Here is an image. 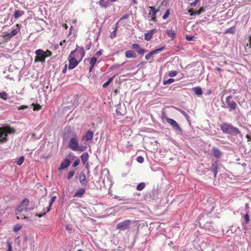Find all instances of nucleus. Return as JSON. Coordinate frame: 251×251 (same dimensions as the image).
Here are the masks:
<instances>
[{
    "label": "nucleus",
    "mask_w": 251,
    "mask_h": 251,
    "mask_svg": "<svg viewBox=\"0 0 251 251\" xmlns=\"http://www.w3.org/2000/svg\"><path fill=\"white\" fill-rule=\"evenodd\" d=\"M220 130L224 133L232 136L239 135L240 137L242 136V134L240 130L231 124L224 123L220 125Z\"/></svg>",
    "instance_id": "f257e3e1"
},
{
    "label": "nucleus",
    "mask_w": 251,
    "mask_h": 251,
    "mask_svg": "<svg viewBox=\"0 0 251 251\" xmlns=\"http://www.w3.org/2000/svg\"><path fill=\"white\" fill-rule=\"evenodd\" d=\"M15 131L14 128L8 126L0 127V143L6 142L8 134H14Z\"/></svg>",
    "instance_id": "f03ea898"
},
{
    "label": "nucleus",
    "mask_w": 251,
    "mask_h": 251,
    "mask_svg": "<svg viewBox=\"0 0 251 251\" xmlns=\"http://www.w3.org/2000/svg\"><path fill=\"white\" fill-rule=\"evenodd\" d=\"M71 52H73V57L79 62L82 59L85 54L83 47H80L78 46H76L75 49Z\"/></svg>",
    "instance_id": "7ed1b4c3"
},
{
    "label": "nucleus",
    "mask_w": 251,
    "mask_h": 251,
    "mask_svg": "<svg viewBox=\"0 0 251 251\" xmlns=\"http://www.w3.org/2000/svg\"><path fill=\"white\" fill-rule=\"evenodd\" d=\"M79 137L76 134H75L72 137L68 143V147L73 151H76L78 147Z\"/></svg>",
    "instance_id": "20e7f679"
},
{
    "label": "nucleus",
    "mask_w": 251,
    "mask_h": 251,
    "mask_svg": "<svg viewBox=\"0 0 251 251\" xmlns=\"http://www.w3.org/2000/svg\"><path fill=\"white\" fill-rule=\"evenodd\" d=\"M35 53L36 56L34 59V62L37 63L39 62L44 63L45 62L46 58L45 51L41 49H38L35 50Z\"/></svg>",
    "instance_id": "39448f33"
},
{
    "label": "nucleus",
    "mask_w": 251,
    "mask_h": 251,
    "mask_svg": "<svg viewBox=\"0 0 251 251\" xmlns=\"http://www.w3.org/2000/svg\"><path fill=\"white\" fill-rule=\"evenodd\" d=\"M132 222L130 220H126L119 223L116 226V229L125 231L129 228Z\"/></svg>",
    "instance_id": "423d86ee"
},
{
    "label": "nucleus",
    "mask_w": 251,
    "mask_h": 251,
    "mask_svg": "<svg viewBox=\"0 0 251 251\" xmlns=\"http://www.w3.org/2000/svg\"><path fill=\"white\" fill-rule=\"evenodd\" d=\"M69 69L72 70L74 69L78 64L79 61L73 57V52H71L69 57Z\"/></svg>",
    "instance_id": "0eeeda50"
},
{
    "label": "nucleus",
    "mask_w": 251,
    "mask_h": 251,
    "mask_svg": "<svg viewBox=\"0 0 251 251\" xmlns=\"http://www.w3.org/2000/svg\"><path fill=\"white\" fill-rule=\"evenodd\" d=\"M166 120L176 132H179L180 134L182 133L181 127L175 120L171 118H167Z\"/></svg>",
    "instance_id": "6e6552de"
},
{
    "label": "nucleus",
    "mask_w": 251,
    "mask_h": 251,
    "mask_svg": "<svg viewBox=\"0 0 251 251\" xmlns=\"http://www.w3.org/2000/svg\"><path fill=\"white\" fill-rule=\"evenodd\" d=\"M231 96H229L226 98V102L228 105L230 110H235L236 109V104L234 100H231Z\"/></svg>",
    "instance_id": "1a4fd4ad"
},
{
    "label": "nucleus",
    "mask_w": 251,
    "mask_h": 251,
    "mask_svg": "<svg viewBox=\"0 0 251 251\" xmlns=\"http://www.w3.org/2000/svg\"><path fill=\"white\" fill-rule=\"evenodd\" d=\"M131 48L134 49L140 55H143L146 50L145 49L141 48L139 45L137 43H134L132 45Z\"/></svg>",
    "instance_id": "9d476101"
},
{
    "label": "nucleus",
    "mask_w": 251,
    "mask_h": 251,
    "mask_svg": "<svg viewBox=\"0 0 251 251\" xmlns=\"http://www.w3.org/2000/svg\"><path fill=\"white\" fill-rule=\"evenodd\" d=\"M212 154L216 158H219L222 156L221 151L216 147H213L212 149Z\"/></svg>",
    "instance_id": "9b49d317"
},
{
    "label": "nucleus",
    "mask_w": 251,
    "mask_h": 251,
    "mask_svg": "<svg viewBox=\"0 0 251 251\" xmlns=\"http://www.w3.org/2000/svg\"><path fill=\"white\" fill-rule=\"evenodd\" d=\"M71 164V161L69 159L67 158H65L64 160L61 162L59 168L58 170H61L66 169Z\"/></svg>",
    "instance_id": "f8f14e48"
},
{
    "label": "nucleus",
    "mask_w": 251,
    "mask_h": 251,
    "mask_svg": "<svg viewBox=\"0 0 251 251\" xmlns=\"http://www.w3.org/2000/svg\"><path fill=\"white\" fill-rule=\"evenodd\" d=\"M157 32V30L155 28L150 30L147 33H145V40L146 41H150L152 38L154 33Z\"/></svg>",
    "instance_id": "ddd939ff"
},
{
    "label": "nucleus",
    "mask_w": 251,
    "mask_h": 251,
    "mask_svg": "<svg viewBox=\"0 0 251 251\" xmlns=\"http://www.w3.org/2000/svg\"><path fill=\"white\" fill-rule=\"evenodd\" d=\"M79 180L82 185L86 186L87 184V181L86 180V176L83 172H80L79 176Z\"/></svg>",
    "instance_id": "4468645a"
},
{
    "label": "nucleus",
    "mask_w": 251,
    "mask_h": 251,
    "mask_svg": "<svg viewBox=\"0 0 251 251\" xmlns=\"http://www.w3.org/2000/svg\"><path fill=\"white\" fill-rule=\"evenodd\" d=\"M94 133L92 131L88 130L85 135L83 137L82 140L86 141H89L93 139Z\"/></svg>",
    "instance_id": "2eb2a0df"
},
{
    "label": "nucleus",
    "mask_w": 251,
    "mask_h": 251,
    "mask_svg": "<svg viewBox=\"0 0 251 251\" xmlns=\"http://www.w3.org/2000/svg\"><path fill=\"white\" fill-rule=\"evenodd\" d=\"M99 4L102 7L106 8L111 5L109 0H100Z\"/></svg>",
    "instance_id": "dca6fc26"
},
{
    "label": "nucleus",
    "mask_w": 251,
    "mask_h": 251,
    "mask_svg": "<svg viewBox=\"0 0 251 251\" xmlns=\"http://www.w3.org/2000/svg\"><path fill=\"white\" fill-rule=\"evenodd\" d=\"M218 165L217 162L212 163L210 170L213 173L214 176L215 177L218 173Z\"/></svg>",
    "instance_id": "f3484780"
},
{
    "label": "nucleus",
    "mask_w": 251,
    "mask_h": 251,
    "mask_svg": "<svg viewBox=\"0 0 251 251\" xmlns=\"http://www.w3.org/2000/svg\"><path fill=\"white\" fill-rule=\"evenodd\" d=\"M29 211H30V209L27 207L18 206L16 209V215H18L23 212H27Z\"/></svg>",
    "instance_id": "a211bd4d"
},
{
    "label": "nucleus",
    "mask_w": 251,
    "mask_h": 251,
    "mask_svg": "<svg viewBox=\"0 0 251 251\" xmlns=\"http://www.w3.org/2000/svg\"><path fill=\"white\" fill-rule=\"evenodd\" d=\"M125 55L127 58H135L136 54L135 51L132 50H128L125 53Z\"/></svg>",
    "instance_id": "6ab92c4d"
},
{
    "label": "nucleus",
    "mask_w": 251,
    "mask_h": 251,
    "mask_svg": "<svg viewBox=\"0 0 251 251\" xmlns=\"http://www.w3.org/2000/svg\"><path fill=\"white\" fill-rule=\"evenodd\" d=\"M166 33L172 40H174L176 37V32L174 30H172V28H168L166 30Z\"/></svg>",
    "instance_id": "aec40b11"
},
{
    "label": "nucleus",
    "mask_w": 251,
    "mask_h": 251,
    "mask_svg": "<svg viewBox=\"0 0 251 251\" xmlns=\"http://www.w3.org/2000/svg\"><path fill=\"white\" fill-rule=\"evenodd\" d=\"M192 91L197 96H201L202 94V89L200 87H196L192 88Z\"/></svg>",
    "instance_id": "412c9836"
},
{
    "label": "nucleus",
    "mask_w": 251,
    "mask_h": 251,
    "mask_svg": "<svg viewBox=\"0 0 251 251\" xmlns=\"http://www.w3.org/2000/svg\"><path fill=\"white\" fill-rule=\"evenodd\" d=\"M85 192V189L84 188H80L75 192L74 197L81 198L83 196Z\"/></svg>",
    "instance_id": "4be33fe9"
},
{
    "label": "nucleus",
    "mask_w": 251,
    "mask_h": 251,
    "mask_svg": "<svg viewBox=\"0 0 251 251\" xmlns=\"http://www.w3.org/2000/svg\"><path fill=\"white\" fill-rule=\"evenodd\" d=\"M150 12L149 15H151L152 17H154L156 14L157 12H158L159 10V9H156L153 6H150Z\"/></svg>",
    "instance_id": "5701e85b"
},
{
    "label": "nucleus",
    "mask_w": 251,
    "mask_h": 251,
    "mask_svg": "<svg viewBox=\"0 0 251 251\" xmlns=\"http://www.w3.org/2000/svg\"><path fill=\"white\" fill-rule=\"evenodd\" d=\"M89 155L87 152H84L81 155V159L83 164H85L88 161Z\"/></svg>",
    "instance_id": "b1692460"
},
{
    "label": "nucleus",
    "mask_w": 251,
    "mask_h": 251,
    "mask_svg": "<svg viewBox=\"0 0 251 251\" xmlns=\"http://www.w3.org/2000/svg\"><path fill=\"white\" fill-rule=\"evenodd\" d=\"M16 27H17L15 29L12 30L10 32H9L11 36L13 37V36L16 35L20 31V25L19 24H17Z\"/></svg>",
    "instance_id": "393cba45"
},
{
    "label": "nucleus",
    "mask_w": 251,
    "mask_h": 251,
    "mask_svg": "<svg viewBox=\"0 0 251 251\" xmlns=\"http://www.w3.org/2000/svg\"><path fill=\"white\" fill-rule=\"evenodd\" d=\"M24 13V12L23 10H16L14 11V17L15 19H18L20 17H21Z\"/></svg>",
    "instance_id": "a878e982"
},
{
    "label": "nucleus",
    "mask_w": 251,
    "mask_h": 251,
    "mask_svg": "<svg viewBox=\"0 0 251 251\" xmlns=\"http://www.w3.org/2000/svg\"><path fill=\"white\" fill-rule=\"evenodd\" d=\"M176 110L180 112L185 117V118L187 119L188 122H190V121L189 120L190 116L186 112L180 109L179 108H176Z\"/></svg>",
    "instance_id": "bb28decb"
},
{
    "label": "nucleus",
    "mask_w": 251,
    "mask_h": 251,
    "mask_svg": "<svg viewBox=\"0 0 251 251\" xmlns=\"http://www.w3.org/2000/svg\"><path fill=\"white\" fill-rule=\"evenodd\" d=\"M236 31V28L235 26L231 27L229 28L226 29L225 32L224 34H234Z\"/></svg>",
    "instance_id": "cd10ccee"
},
{
    "label": "nucleus",
    "mask_w": 251,
    "mask_h": 251,
    "mask_svg": "<svg viewBox=\"0 0 251 251\" xmlns=\"http://www.w3.org/2000/svg\"><path fill=\"white\" fill-rule=\"evenodd\" d=\"M118 22H117L116 24L114 30L110 33V37L112 39L114 38L116 36V32H117V28H118Z\"/></svg>",
    "instance_id": "c85d7f7f"
},
{
    "label": "nucleus",
    "mask_w": 251,
    "mask_h": 251,
    "mask_svg": "<svg viewBox=\"0 0 251 251\" xmlns=\"http://www.w3.org/2000/svg\"><path fill=\"white\" fill-rule=\"evenodd\" d=\"M165 46H163L161 48H158V49L154 50H152V51H150V52L151 53L152 56L154 54H157L159 52L162 51L165 49Z\"/></svg>",
    "instance_id": "c756f323"
},
{
    "label": "nucleus",
    "mask_w": 251,
    "mask_h": 251,
    "mask_svg": "<svg viewBox=\"0 0 251 251\" xmlns=\"http://www.w3.org/2000/svg\"><path fill=\"white\" fill-rule=\"evenodd\" d=\"M115 76V75H114L113 76L109 78L107 81H106V82H105L103 84L102 87L103 88L107 87L110 84V83L113 80Z\"/></svg>",
    "instance_id": "7c9ffc66"
},
{
    "label": "nucleus",
    "mask_w": 251,
    "mask_h": 251,
    "mask_svg": "<svg viewBox=\"0 0 251 251\" xmlns=\"http://www.w3.org/2000/svg\"><path fill=\"white\" fill-rule=\"evenodd\" d=\"M29 201L28 199L25 198L23 200L21 204L19 206L25 207L29 205Z\"/></svg>",
    "instance_id": "2f4dec72"
},
{
    "label": "nucleus",
    "mask_w": 251,
    "mask_h": 251,
    "mask_svg": "<svg viewBox=\"0 0 251 251\" xmlns=\"http://www.w3.org/2000/svg\"><path fill=\"white\" fill-rule=\"evenodd\" d=\"M56 199V196H53V197H51V200H50V203H49V207L48 208L47 210V212H49L50 211V207L51 206V205L53 204V203L55 201Z\"/></svg>",
    "instance_id": "473e14b6"
},
{
    "label": "nucleus",
    "mask_w": 251,
    "mask_h": 251,
    "mask_svg": "<svg viewBox=\"0 0 251 251\" xmlns=\"http://www.w3.org/2000/svg\"><path fill=\"white\" fill-rule=\"evenodd\" d=\"M146 186L145 182H141L136 186V189L138 191H141L143 190Z\"/></svg>",
    "instance_id": "72a5a7b5"
},
{
    "label": "nucleus",
    "mask_w": 251,
    "mask_h": 251,
    "mask_svg": "<svg viewBox=\"0 0 251 251\" xmlns=\"http://www.w3.org/2000/svg\"><path fill=\"white\" fill-rule=\"evenodd\" d=\"M24 159H25V158L24 156H22L21 157H20V158L18 159V160L17 161H16L15 162V163H16V164L18 166H20L24 162Z\"/></svg>",
    "instance_id": "f704fd0d"
},
{
    "label": "nucleus",
    "mask_w": 251,
    "mask_h": 251,
    "mask_svg": "<svg viewBox=\"0 0 251 251\" xmlns=\"http://www.w3.org/2000/svg\"><path fill=\"white\" fill-rule=\"evenodd\" d=\"M97 60V59L96 57H94V56L92 57L90 59V61H89L90 65L91 66H93L94 67L96 63Z\"/></svg>",
    "instance_id": "c9c22d12"
},
{
    "label": "nucleus",
    "mask_w": 251,
    "mask_h": 251,
    "mask_svg": "<svg viewBox=\"0 0 251 251\" xmlns=\"http://www.w3.org/2000/svg\"><path fill=\"white\" fill-rule=\"evenodd\" d=\"M246 213L244 215V219L246 224H248L249 222L250 221V217H249V211H247L246 212Z\"/></svg>",
    "instance_id": "e433bc0d"
},
{
    "label": "nucleus",
    "mask_w": 251,
    "mask_h": 251,
    "mask_svg": "<svg viewBox=\"0 0 251 251\" xmlns=\"http://www.w3.org/2000/svg\"><path fill=\"white\" fill-rule=\"evenodd\" d=\"M0 98L3 100H6L8 99L7 93L4 92L0 93Z\"/></svg>",
    "instance_id": "4c0bfd02"
},
{
    "label": "nucleus",
    "mask_w": 251,
    "mask_h": 251,
    "mask_svg": "<svg viewBox=\"0 0 251 251\" xmlns=\"http://www.w3.org/2000/svg\"><path fill=\"white\" fill-rule=\"evenodd\" d=\"M75 175V171L73 170L70 171L68 173L67 177L68 180L70 179Z\"/></svg>",
    "instance_id": "58836bf2"
},
{
    "label": "nucleus",
    "mask_w": 251,
    "mask_h": 251,
    "mask_svg": "<svg viewBox=\"0 0 251 251\" xmlns=\"http://www.w3.org/2000/svg\"><path fill=\"white\" fill-rule=\"evenodd\" d=\"M17 218L18 219H25L26 220H29V217H28L27 216H24V215H21V214L17 215Z\"/></svg>",
    "instance_id": "ea45409f"
},
{
    "label": "nucleus",
    "mask_w": 251,
    "mask_h": 251,
    "mask_svg": "<svg viewBox=\"0 0 251 251\" xmlns=\"http://www.w3.org/2000/svg\"><path fill=\"white\" fill-rule=\"evenodd\" d=\"M22 227V226L19 225H16L14 226L13 230L14 232H17L19 231Z\"/></svg>",
    "instance_id": "a19ab883"
},
{
    "label": "nucleus",
    "mask_w": 251,
    "mask_h": 251,
    "mask_svg": "<svg viewBox=\"0 0 251 251\" xmlns=\"http://www.w3.org/2000/svg\"><path fill=\"white\" fill-rule=\"evenodd\" d=\"M11 37L12 36H11L10 33H5L3 37L4 40L5 41L9 40Z\"/></svg>",
    "instance_id": "79ce46f5"
},
{
    "label": "nucleus",
    "mask_w": 251,
    "mask_h": 251,
    "mask_svg": "<svg viewBox=\"0 0 251 251\" xmlns=\"http://www.w3.org/2000/svg\"><path fill=\"white\" fill-rule=\"evenodd\" d=\"M129 16H130V15L129 14H125L119 19V20L118 22L119 23L124 20L127 19L129 18Z\"/></svg>",
    "instance_id": "37998d69"
},
{
    "label": "nucleus",
    "mask_w": 251,
    "mask_h": 251,
    "mask_svg": "<svg viewBox=\"0 0 251 251\" xmlns=\"http://www.w3.org/2000/svg\"><path fill=\"white\" fill-rule=\"evenodd\" d=\"M174 82V79L173 78H169L167 80H165L163 81V84L164 85H167L168 84H170Z\"/></svg>",
    "instance_id": "c03bdc74"
},
{
    "label": "nucleus",
    "mask_w": 251,
    "mask_h": 251,
    "mask_svg": "<svg viewBox=\"0 0 251 251\" xmlns=\"http://www.w3.org/2000/svg\"><path fill=\"white\" fill-rule=\"evenodd\" d=\"M170 15V10L169 9L167 10L165 14L163 15L162 18L164 20L168 18L169 16Z\"/></svg>",
    "instance_id": "a18cd8bd"
},
{
    "label": "nucleus",
    "mask_w": 251,
    "mask_h": 251,
    "mask_svg": "<svg viewBox=\"0 0 251 251\" xmlns=\"http://www.w3.org/2000/svg\"><path fill=\"white\" fill-rule=\"evenodd\" d=\"M188 12L191 16H194L197 15V12L193 9L189 10Z\"/></svg>",
    "instance_id": "49530a36"
},
{
    "label": "nucleus",
    "mask_w": 251,
    "mask_h": 251,
    "mask_svg": "<svg viewBox=\"0 0 251 251\" xmlns=\"http://www.w3.org/2000/svg\"><path fill=\"white\" fill-rule=\"evenodd\" d=\"M85 150L86 147L85 146H81L79 147L78 146V147H77V150L76 151H79L80 152H82L85 151Z\"/></svg>",
    "instance_id": "de8ad7c7"
},
{
    "label": "nucleus",
    "mask_w": 251,
    "mask_h": 251,
    "mask_svg": "<svg viewBox=\"0 0 251 251\" xmlns=\"http://www.w3.org/2000/svg\"><path fill=\"white\" fill-rule=\"evenodd\" d=\"M136 160L138 162L142 163L144 161V158L141 156H139L137 157Z\"/></svg>",
    "instance_id": "09e8293b"
},
{
    "label": "nucleus",
    "mask_w": 251,
    "mask_h": 251,
    "mask_svg": "<svg viewBox=\"0 0 251 251\" xmlns=\"http://www.w3.org/2000/svg\"><path fill=\"white\" fill-rule=\"evenodd\" d=\"M79 163L80 160L79 159L75 160L73 164V167L74 168L77 167L79 165Z\"/></svg>",
    "instance_id": "8fccbe9b"
},
{
    "label": "nucleus",
    "mask_w": 251,
    "mask_h": 251,
    "mask_svg": "<svg viewBox=\"0 0 251 251\" xmlns=\"http://www.w3.org/2000/svg\"><path fill=\"white\" fill-rule=\"evenodd\" d=\"M177 75V72L176 71H172L169 72V75L170 76L174 77Z\"/></svg>",
    "instance_id": "3c124183"
},
{
    "label": "nucleus",
    "mask_w": 251,
    "mask_h": 251,
    "mask_svg": "<svg viewBox=\"0 0 251 251\" xmlns=\"http://www.w3.org/2000/svg\"><path fill=\"white\" fill-rule=\"evenodd\" d=\"M194 37V36L188 35L186 36V39L188 41H192Z\"/></svg>",
    "instance_id": "603ef678"
},
{
    "label": "nucleus",
    "mask_w": 251,
    "mask_h": 251,
    "mask_svg": "<svg viewBox=\"0 0 251 251\" xmlns=\"http://www.w3.org/2000/svg\"><path fill=\"white\" fill-rule=\"evenodd\" d=\"M200 1V0H195L194 2L190 3L191 6L193 7H195L198 4V3Z\"/></svg>",
    "instance_id": "864d4df0"
},
{
    "label": "nucleus",
    "mask_w": 251,
    "mask_h": 251,
    "mask_svg": "<svg viewBox=\"0 0 251 251\" xmlns=\"http://www.w3.org/2000/svg\"><path fill=\"white\" fill-rule=\"evenodd\" d=\"M45 53H46V58L48 57H50L52 55V52L50 50H49L45 51Z\"/></svg>",
    "instance_id": "5fc2aeb1"
},
{
    "label": "nucleus",
    "mask_w": 251,
    "mask_h": 251,
    "mask_svg": "<svg viewBox=\"0 0 251 251\" xmlns=\"http://www.w3.org/2000/svg\"><path fill=\"white\" fill-rule=\"evenodd\" d=\"M151 56H152V55L151 54V53L150 52H149L146 54L145 58L146 60H149V59H150V58H151Z\"/></svg>",
    "instance_id": "6e6d98bb"
},
{
    "label": "nucleus",
    "mask_w": 251,
    "mask_h": 251,
    "mask_svg": "<svg viewBox=\"0 0 251 251\" xmlns=\"http://www.w3.org/2000/svg\"><path fill=\"white\" fill-rule=\"evenodd\" d=\"M28 108V106L26 105H22L21 106H19L18 107V109L19 110L25 109Z\"/></svg>",
    "instance_id": "4d7b16f0"
},
{
    "label": "nucleus",
    "mask_w": 251,
    "mask_h": 251,
    "mask_svg": "<svg viewBox=\"0 0 251 251\" xmlns=\"http://www.w3.org/2000/svg\"><path fill=\"white\" fill-rule=\"evenodd\" d=\"M102 50H100L99 51H97L95 53V55L99 56H100L102 54Z\"/></svg>",
    "instance_id": "13d9d810"
},
{
    "label": "nucleus",
    "mask_w": 251,
    "mask_h": 251,
    "mask_svg": "<svg viewBox=\"0 0 251 251\" xmlns=\"http://www.w3.org/2000/svg\"><path fill=\"white\" fill-rule=\"evenodd\" d=\"M91 46V42H89L85 46V49L86 50H89L90 49Z\"/></svg>",
    "instance_id": "bf43d9fd"
},
{
    "label": "nucleus",
    "mask_w": 251,
    "mask_h": 251,
    "mask_svg": "<svg viewBox=\"0 0 251 251\" xmlns=\"http://www.w3.org/2000/svg\"><path fill=\"white\" fill-rule=\"evenodd\" d=\"M47 212L46 211V212H44L42 214H36V216L39 218H41V217L44 216L46 214Z\"/></svg>",
    "instance_id": "052dcab7"
},
{
    "label": "nucleus",
    "mask_w": 251,
    "mask_h": 251,
    "mask_svg": "<svg viewBox=\"0 0 251 251\" xmlns=\"http://www.w3.org/2000/svg\"><path fill=\"white\" fill-rule=\"evenodd\" d=\"M12 248L11 243L9 242H8V249H7V251H12Z\"/></svg>",
    "instance_id": "680f3d73"
},
{
    "label": "nucleus",
    "mask_w": 251,
    "mask_h": 251,
    "mask_svg": "<svg viewBox=\"0 0 251 251\" xmlns=\"http://www.w3.org/2000/svg\"><path fill=\"white\" fill-rule=\"evenodd\" d=\"M246 137L247 138V139H248V141H251V134H247L246 135Z\"/></svg>",
    "instance_id": "e2e57ef3"
},
{
    "label": "nucleus",
    "mask_w": 251,
    "mask_h": 251,
    "mask_svg": "<svg viewBox=\"0 0 251 251\" xmlns=\"http://www.w3.org/2000/svg\"><path fill=\"white\" fill-rule=\"evenodd\" d=\"M197 12V15H200L201 13H202L203 12V10L202 8H201L200 9H199V10L196 11Z\"/></svg>",
    "instance_id": "0e129e2a"
},
{
    "label": "nucleus",
    "mask_w": 251,
    "mask_h": 251,
    "mask_svg": "<svg viewBox=\"0 0 251 251\" xmlns=\"http://www.w3.org/2000/svg\"><path fill=\"white\" fill-rule=\"evenodd\" d=\"M67 65H65V67H64V68L63 69V70H62V73L63 74H65L66 73V71H67Z\"/></svg>",
    "instance_id": "69168bd1"
},
{
    "label": "nucleus",
    "mask_w": 251,
    "mask_h": 251,
    "mask_svg": "<svg viewBox=\"0 0 251 251\" xmlns=\"http://www.w3.org/2000/svg\"><path fill=\"white\" fill-rule=\"evenodd\" d=\"M116 113L118 115H124V114H122L118 109H116Z\"/></svg>",
    "instance_id": "338daca9"
},
{
    "label": "nucleus",
    "mask_w": 251,
    "mask_h": 251,
    "mask_svg": "<svg viewBox=\"0 0 251 251\" xmlns=\"http://www.w3.org/2000/svg\"><path fill=\"white\" fill-rule=\"evenodd\" d=\"M245 206H246V209H245V211L246 212L248 211L249 212V207L248 206V203H246V205H245Z\"/></svg>",
    "instance_id": "774afa93"
}]
</instances>
